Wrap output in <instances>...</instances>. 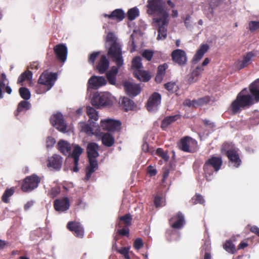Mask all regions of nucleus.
Segmentation results:
<instances>
[{"label": "nucleus", "mask_w": 259, "mask_h": 259, "mask_svg": "<svg viewBox=\"0 0 259 259\" xmlns=\"http://www.w3.org/2000/svg\"><path fill=\"white\" fill-rule=\"evenodd\" d=\"M147 13L153 15V25L158 28L157 40L164 39L167 36L165 27L169 22L168 12L163 8L162 0H148Z\"/></svg>", "instance_id": "f257e3e1"}, {"label": "nucleus", "mask_w": 259, "mask_h": 259, "mask_svg": "<svg viewBox=\"0 0 259 259\" xmlns=\"http://www.w3.org/2000/svg\"><path fill=\"white\" fill-rule=\"evenodd\" d=\"M79 126L82 132L89 136H95L97 139H101L102 143L107 147H111L114 143V139L112 136L108 133H102L99 126H94V124L89 125L83 122H80Z\"/></svg>", "instance_id": "f03ea898"}, {"label": "nucleus", "mask_w": 259, "mask_h": 259, "mask_svg": "<svg viewBox=\"0 0 259 259\" xmlns=\"http://www.w3.org/2000/svg\"><path fill=\"white\" fill-rule=\"evenodd\" d=\"M110 46L108 55L116 63L118 67L123 63L120 45L117 42L115 35L113 33H109L106 37V46Z\"/></svg>", "instance_id": "7ed1b4c3"}, {"label": "nucleus", "mask_w": 259, "mask_h": 259, "mask_svg": "<svg viewBox=\"0 0 259 259\" xmlns=\"http://www.w3.org/2000/svg\"><path fill=\"white\" fill-rule=\"evenodd\" d=\"M99 147L95 143H90L87 146V153L90 164L86 168V176L85 180L88 181L92 174L98 168V164L96 158L99 156L98 151Z\"/></svg>", "instance_id": "20e7f679"}, {"label": "nucleus", "mask_w": 259, "mask_h": 259, "mask_svg": "<svg viewBox=\"0 0 259 259\" xmlns=\"http://www.w3.org/2000/svg\"><path fill=\"white\" fill-rule=\"evenodd\" d=\"M253 97L248 93L246 89L243 90L237 95L236 99L233 102L231 109L234 113L239 112L242 109L253 104Z\"/></svg>", "instance_id": "39448f33"}, {"label": "nucleus", "mask_w": 259, "mask_h": 259, "mask_svg": "<svg viewBox=\"0 0 259 259\" xmlns=\"http://www.w3.org/2000/svg\"><path fill=\"white\" fill-rule=\"evenodd\" d=\"M57 79V74L45 71L40 76L38 83L45 85V88L42 89L40 85L36 87V93L38 94H43L49 91L54 85L55 81Z\"/></svg>", "instance_id": "423d86ee"}, {"label": "nucleus", "mask_w": 259, "mask_h": 259, "mask_svg": "<svg viewBox=\"0 0 259 259\" xmlns=\"http://www.w3.org/2000/svg\"><path fill=\"white\" fill-rule=\"evenodd\" d=\"M114 100V97L109 92H103L95 94L91 102L93 106L100 108L112 104Z\"/></svg>", "instance_id": "0eeeda50"}, {"label": "nucleus", "mask_w": 259, "mask_h": 259, "mask_svg": "<svg viewBox=\"0 0 259 259\" xmlns=\"http://www.w3.org/2000/svg\"><path fill=\"white\" fill-rule=\"evenodd\" d=\"M222 164V160L220 157H211L208 159L204 165L203 169L205 177L207 181H210L212 179L213 167L214 171H218Z\"/></svg>", "instance_id": "6e6552de"}, {"label": "nucleus", "mask_w": 259, "mask_h": 259, "mask_svg": "<svg viewBox=\"0 0 259 259\" xmlns=\"http://www.w3.org/2000/svg\"><path fill=\"white\" fill-rule=\"evenodd\" d=\"M222 152L227 154L231 164L235 167H238L241 161L239 157L237 151L228 143H225L222 147Z\"/></svg>", "instance_id": "1a4fd4ad"}, {"label": "nucleus", "mask_w": 259, "mask_h": 259, "mask_svg": "<svg viewBox=\"0 0 259 259\" xmlns=\"http://www.w3.org/2000/svg\"><path fill=\"white\" fill-rule=\"evenodd\" d=\"M121 122L119 120L110 118L102 119L100 128L109 132L118 131L120 129Z\"/></svg>", "instance_id": "9d476101"}, {"label": "nucleus", "mask_w": 259, "mask_h": 259, "mask_svg": "<svg viewBox=\"0 0 259 259\" xmlns=\"http://www.w3.org/2000/svg\"><path fill=\"white\" fill-rule=\"evenodd\" d=\"M40 181V178L36 175H32L27 177L21 188L24 192H29L37 187Z\"/></svg>", "instance_id": "9b49d317"}, {"label": "nucleus", "mask_w": 259, "mask_h": 259, "mask_svg": "<svg viewBox=\"0 0 259 259\" xmlns=\"http://www.w3.org/2000/svg\"><path fill=\"white\" fill-rule=\"evenodd\" d=\"M50 121L52 125L60 132L62 133L67 132V125L61 113H57L53 115Z\"/></svg>", "instance_id": "f8f14e48"}, {"label": "nucleus", "mask_w": 259, "mask_h": 259, "mask_svg": "<svg viewBox=\"0 0 259 259\" xmlns=\"http://www.w3.org/2000/svg\"><path fill=\"white\" fill-rule=\"evenodd\" d=\"M107 80L103 76H92L88 80V90L90 89H97L106 85Z\"/></svg>", "instance_id": "ddd939ff"}, {"label": "nucleus", "mask_w": 259, "mask_h": 259, "mask_svg": "<svg viewBox=\"0 0 259 259\" xmlns=\"http://www.w3.org/2000/svg\"><path fill=\"white\" fill-rule=\"evenodd\" d=\"M62 163V157L59 155L54 154L48 157L47 166L50 169L58 170L61 169Z\"/></svg>", "instance_id": "4468645a"}, {"label": "nucleus", "mask_w": 259, "mask_h": 259, "mask_svg": "<svg viewBox=\"0 0 259 259\" xmlns=\"http://www.w3.org/2000/svg\"><path fill=\"white\" fill-rule=\"evenodd\" d=\"M124 89L130 96L135 97L141 92L140 85L132 81H126L123 83Z\"/></svg>", "instance_id": "2eb2a0df"}, {"label": "nucleus", "mask_w": 259, "mask_h": 259, "mask_svg": "<svg viewBox=\"0 0 259 259\" xmlns=\"http://www.w3.org/2000/svg\"><path fill=\"white\" fill-rule=\"evenodd\" d=\"M172 60L180 65L186 64L187 58L185 52L182 50L177 49L171 53Z\"/></svg>", "instance_id": "dca6fc26"}, {"label": "nucleus", "mask_w": 259, "mask_h": 259, "mask_svg": "<svg viewBox=\"0 0 259 259\" xmlns=\"http://www.w3.org/2000/svg\"><path fill=\"white\" fill-rule=\"evenodd\" d=\"M161 95L154 93L149 99L147 102V109L149 111H154L157 110L158 106L161 103Z\"/></svg>", "instance_id": "f3484780"}, {"label": "nucleus", "mask_w": 259, "mask_h": 259, "mask_svg": "<svg viewBox=\"0 0 259 259\" xmlns=\"http://www.w3.org/2000/svg\"><path fill=\"white\" fill-rule=\"evenodd\" d=\"M196 143L195 140L189 137H186L185 138L181 140L180 143L178 144V147L180 149L182 150L184 152H191V147L194 145Z\"/></svg>", "instance_id": "a211bd4d"}, {"label": "nucleus", "mask_w": 259, "mask_h": 259, "mask_svg": "<svg viewBox=\"0 0 259 259\" xmlns=\"http://www.w3.org/2000/svg\"><path fill=\"white\" fill-rule=\"evenodd\" d=\"M69 201L67 197L58 199L54 201V208L57 211H66L69 208Z\"/></svg>", "instance_id": "6ab92c4d"}, {"label": "nucleus", "mask_w": 259, "mask_h": 259, "mask_svg": "<svg viewBox=\"0 0 259 259\" xmlns=\"http://www.w3.org/2000/svg\"><path fill=\"white\" fill-rule=\"evenodd\" d=\"M185 223L184 216L181 213H178L169 220L172 228L179 229L182 228Z\"/></svg>", "instance_id": "aec40b11"}, {"label": "nucleus", "mask_w": 259, "mask_h": 259, "mask_svg": "<svg viewBox=\"0 0 259 259\" xmlns=\"http://www.w3.org/2000/svg\"><path fill=\"white\" fill-rule=\"evenodd\" d=\"M67 228L74 232L76 237L82 238L83 236L84 230L79 223L69 222L67 224Z\"/></svg>", "instance_id": "412c9836"}, {"label": "nucleus", "mask_w": 259, "mask_h": 259, "mask_svg": "<svg viewBox=\"0 0 259 259\" xmlns=\"http://www.w3.org/2000/svg\"><path fill=\"white\" fill-rule=\"evenodd\" d=\"M82 149L78 145H75L73 146V151L72 153H71L70 155L71 156V157L73 159V163L74 166L73 168V170L74 172H77L78 170L77 165L78 163L79 156L82 153Z\"/></svg>", "instance_id": "4be33fe9"}, {"label": "nucleus", "mask_w": 259, "mask_h": 259, "mask_svg": "<svg viewBox=\"0 0 259 259\" xmlns=\"http://www.w3.org/2000/svg\"><path fill=\"white\" fill-rule=\"evenodd\" d=\"M54 51L56 55L57 58L64 62L67 58V47L64 45H58L54 48Z\"/></svg>", "instance_id": "5701e85b"}, {"label": "nucleus", "mask_w": 259, "mask_h": 259, "mask_svg": "<svg viewBox=\"0 0 259 259\" xmlns=\"http://www.w3.org/2000/svg\"><path fill=\"white\" fill-rule=\"evenodd\" d=\"M103 16L105 17H108L110 19L120 22L124 18L125 13L122 9H117L113 11L110 14H104Z\"/></svg>", "instance_id": "b1692460"}, {"label": "nucleus", "mask_w": 259, "mask_h": 259, "mask_svg": "<svg viewBox=\"0 0 259 259\" xmlns=\"http://www.w3.org/2000/svg\"><path fill=\"white\" fill-rule=\"evenodd\" d=\"M109 62L105 55H102L96 66V69L100 73H104L108 68Z\"/></svg>", "instance_id": "393cba45"}, {"label": "nucleus", "mask_w": 259, "mask_h": 259, "mask_svg": "<svg viewBox=\"0 0 259 259\" xmlns=\"http://www.w3.org/2000/svg\"><path fill=\"white\" fill-rule=\"evenodd\" d=\"M58 150L64 155H70L71 147L68 142L65 140H60L58 142Z\"/></svg>", "instance_id": "a878e982"}, {"label": "nucleus", "mask_w": 259, "mask_h": 259, "mask_svg": "<svg viewBox=\"0 0 259 259\" xmlns=\"http://www.w3.org/2000/svg\"><path fill=\"white\" fill-rule=\"evenodd\" d=\"M254 57V55L252 52L248 53L246 56H244L242 61H238L237 62L236 66L237 68L241 69L247 66L248 64L251 63L252 58Z\"/></svg>", "instance_id": "bb28decb"}, {"label": "nucleus", "mask_w": 259, "mask_h": 259, "mask_svg": "<svg viewBox=\"0 0 259 259\" xmlns=\"http://www.w3.org/2000/svg\"><path fill=\"white\" fill-rule=\"evenodd\" d=\"M204 68L202 66H198L191 73L188 78V80L190 83L195 82L197 81L202 74Z\"/></svg>", "instance_id": "cd10ccee"}, {"label": "nucleus", "mask_w": 259, "mask_h": 259, "mask_svg": "<svg viewBox=\"0 0 259 259\" xmlns=\"http://www.w3.org/2000/svg\"><path fill=\"white\" fill-rule=\"evenodd\" d=\"M208 46L206 44L201 45L194 55L193 58V61L195 63H197L200 61L204 54L208 51Z\"/></svg>", "instance_id": "c85d7f7f"}, {"label": "nucleus", "mask_w": 259, "mask_h": 259, "mask_svg": "<svg viewBox=\"0 0 259 259\" xmlns=\"http://www.w3.org/2000/svg\"><path fill=\"white\" fill-rule=\"evenodd\" d=\"M87 113L89 117V121L92 120L93 122L92 123L90 122V124H89V125H92L94 124V126H96L94 123V121H97L99 119V115L97 111L93 107L88 106L87 107ZM87 124H88V123Z\"/></svg>", "instance_id": "c756f323"}, {"label": "nucleus", "mask_w": 259, "mask_h": 259, "mask_svg": "<svg viewBox=\"0 0 259 259\" xmlns=\"http://www.w3.org/2000/svg\"><path fill=\"white\" fill-rule=\"evenodd\" d=\"M135 76L139 80L142 81H147L150 79V75L149 73L141 69L135 70L134 72Z\"/></svg>", "instance_id": "7c9ffc66"}, {"label": "nucleus", "mask_w": 259, "mask_h": 259, "mask_svg": "<svg viewBox=\"0 0 259 259\" xmlns=\"http://www.w3.org/2000/svg\"><path fill=\"white\" fill-rule=\"evenodd\" d=\"M117 73L118 68L116 67H112L111 69L109 71L107 72V78L110 84L112 85L116 84V76Z\"/></svg>", "instance_id": "2f4dec72"}, {"label": "nucleus", "mask_w": 259, "mask_h": 259, "mask_svg": "<svg viewBox=\"0 0 259 259\" xmlns=\"http://www.w3.org/2000/svg\"><path fill=\"white\" fill-rule=\"evenodd\" d=\"M249 90L254 97V100L257 102L259 101V79H256L250 85Z\"/></svg>", "instance_id": "473e14b6"}, {"label": "nucleus", "mask_w": 259, "mask_h": 259, "mask_svg": "<svg viewBox=\"0 0 259 259\" xmlns=\"http://www.w3.org/2000/svg\"><path fill=\"white\" fill-rule=\"evenodd\" d=\"M2 80H0V99L3 98V95L2 91H5L8 94H10L12 93L11 88L8 86L6 85L5 81L7 80L6 75L5 73L2 74Z\"/></svg>", "instance_id": "72a5a7b5"}, {"label": "nucleus", "mask_w": 259, "mask_h": 259, "mask_svg": "<svg viewBox=\"0 0 259 259\" xmlns=\"http://www.w3.org/2000/svg\"><path fill=\"white\" fill-rule=\"evenodd\" d=\"M180 118L179 115H175L166 117L163 119L162 121L161 127L162 129L165 130L170 124L176 121Z\"/></svg>", "instance_id": "f704fd0d"}, {"label": "nucleus", "mask_w": 259, "mask_h": 259, "mask_svg": "<svg viewBox=\"0 0 259 259\" xmlns=\"http://www.w3.org/2000/svg\"><path fill=\"white\" fill-rule=\"evenodd\" d=\"M121 104L123 108L126 111L133 110L135 107V104L134 102L126 97L123 98Z\"/></svg>", "instance_id": "c9c22d12"}, {"label": "nucleus", "mask_w": 259, "mask_h": 259, "mask_svg": "<svg viewBox=\"0 0 259 259\" xmlns=\"http://www.w3.org/2000/svg\"><path fill=\"white\" fill-rule=\"evenodd\" d=\"M139 14L140 11L138 8L134 7L128 11L127 13V18L131 21L134 20L139 16Z\"/></svg>", "instance_id": "e433bc0d"}, {"label": "nucleus", "mask_w": 259, "mask_h": 259, "mask_svg": "<svg viewBox=\"0 0 259 259\" xmlns=\"http://www.w3.org/2000/svg\"><path fill=\"white\" fill-rule=\"evenodd\" d=\"M131 215L129 214H126L124 216H122L119 218V222L117 224V226L122 227L120 222H122L126 227H128L131 225L132 221Z\"/></svg>", "instance_id": "4c0bfd02"}, {"label": "nucleus", "mask_w": 259, "mask_h": 259, "mask_svg": "<svg viewBox=\"0 0 259 259\" xmlns=\"http://www.w3.org/2000/svg\"><path fill=\"white\" fill-rule=\"evenodd\" d=\"M31 107L30 103L27 101H21L18 106L16 115L18 114V113L23 110H28Z\"/></svg>", "instance_id": "58836bf2"}, {"label": "nucleus", "mask_w": 259, "mask_h": 259, "mask_svg": "<svg viewBox=\"0 0 259 259\" xmlns=\"http://www.w3.org/2000/svg\"><path fill=\"white\" fill-rule=\"evenodd\" d=\"M132 67L135 69V70L141 69L142 67V64L140 57H136L133 59L132 61Z\"/></svg>", "instance_id": "ea45409f"}, {"label": "nucleus", "mask_w": 259, "mask_h": 259, "mask_svg": "<svg viewBox=\"0 0 259 259\" xmlns=\"http://www.w3.org/2000/svg\"><path fill=\"white\" fill-rule=\"evenodd\" d=\"M19 93L21 97L24 100H28L30 98V92L29 90L26 88H21L19 89Z\"/></svg>", "instance_id": "a19ab883"}, {"label": "nucleus", "mask_w": 259, "mask_h": 259, "mask_svg": "<svg viewBox=\"0 0 259 259\" xmlns=\"http://www.w3.org/2000/svg\"><path fill=\"white\" fill-rule=\"evenodd\" d=\"M14 192L13 188L8 189L4 192L2 200L4 202L7 203L9 202V197L11 196Z\"/></svg>", "instance_id": "79ce46f5"}, {"label": "nucleus", "mask_w": 259, "mask_h": 259, "mask_svg": "<svg viewBox=\"0 0 259 259\" xmlns=\"http://www.w3.org/2000/svg\"><path fill=\"white\" fill-rule=\"evenodd\" d=\"M224 249L228 252L234 253L235 251L234 245L230 241H227L224 245Z\"/></svg>", "instance_id": "37998d69"}, {"label": "nucleus", "mask_w": 259, "mask_h": 259, "mask_svg": "<svg viewBox=\"0 0 259 259\" xmlns=\"http://www.w3.org/2000/svg\"><path fill=\"white\" fill-rule=\"evenodd\" d=\"M154 204L157 207H161L165 205V200L162 197L156 196L154 199Z\"/></svg>", "instance_id": "c03bdc74"}, {"label": "nucleus", "mask_w": 259, "mask_h": 259, "mask_svg": "<svg viewBox=\"0 0 259 259\" xmlns=\"http://www.w3.org/2000/svg\"><path fill=\"white\" fill-rule=\"evenodd\" d=\"M60 192V188L58 186H56L51 189V190L48 193V195L52 198H54L59 194Z\"/></svg>", "instance_id": "a18cd8bd"}, {"label": "nucleus", "mask_w": 259, "mask_h": 259, "mask_svg": "<svg viewBox=\"0 0 259 259\" xmlns=\"http://www.w3.org/2000/svg\"><path fill=\"white\" fill-rule=\"evenodd\" d=\"M142 55L146 60L150 61L153 57V52L149 50H145L143 51Z\"/></svg>", "instance_id": "49530a36"}, {"label": "nucleus", "mask_w": 259, "mask_h": 259, "mask_svg": "<svg viewBox=\"0 0 259 259\" xmlns=\"http://www.w3.org/2000/svg\"><path fill=\"white\" fill-rule=\"evenodd\" d=\"M192 201L193 203L195 204H203L204 203V200L203 197L199 194H196L195 196H194L192 198Z\"/></svg>", "instance_id": "de8ad7c7"}, {"label": "nucleus", "mask_w": 259, "mask_h": 259, "mask_svg": "<svg viewBox=\"0 0 259 259\" xmlns=\"http://www.w3.org/2000/svg\"><path fill=\"white\" fill-rule=\"evenodd\" d=\"M130 248V247H122L120 249L118 250V252L120 254H122L126 259H130V257L128 254Z\"/></svg>", "instance_id": "09e8293b"}, {"label": "nucleus", "mask_w": 259, "mask_h": 259, "mask_svg": "<svg viewBox=\"0 0 259 259\" xmlns=\"http://www.w3.org/2000/svg\"><path fill=\"white\" fill-rule=\"evenodd\" d=\"M249 29L251 31H254L259 28V21H252L249 23Z\"/></svg>", "instance_id": "8fccbe9b"}, {"label": "nucleus", "mask_w": 259, "mask_h": 259, "mask_svg": "<svg viewBox=\"0 0 259 259\" xmlns=\"http://www.w3.org/2000/svg\"><path fill=\"white\" fill-rule=\"evenodd\" d=\"M156 153L157 155L161 156L165 160H167L169 157L167 153H165L162 149L158 148L156 150Z\"/></svg>", "instance_id": "3c124183"}, {"label": "nucleus", "mask_w": 259, "mask_h": 259, "mask_svg": "<svg viewBox=\"0 0 259 259\" xmlns=\"http://www.w3.org/2000/svg\"><path fill=\"white\" fill-rule=\"evenodd\" d=\"M56 143L55 139L51 137H48L46 141V146L48 148H52Z\"/></svg>", "instance_id": "603ef678"}, {"label": "nucleus", "mask_w": 259, "mask_h": 259, "mask_svg": "<svg viewBox=\"0 0 259 259\" xmlns=\"http://www.w3.org/2000/svg\"><path fill=\"white\" fill-rule=\"evenodd\" d=\"M143 245V241L141 239L138 238L134 242V247L135 249L139 250Z\"/></svg>", "instance_id": "864d4df0"}, {"label": "nucleus", "mask_w": 259, "mask_h": 259, "mask_svg": "<svg viewBox=\"0 0 259 259\" xmlns=\"http://www.w3.org/2000/svg\"><path fill=\"white\" fill-rule=\"evenodd\" d=\"M209 101V98L208 97H204L199 99L196 101L197 107L199 105H202L204 104L208 103Z\"/></svg>", "instance_id": "5fc2aeb1"}, {"label": "nucleus", "mask_w": 259, "mask_h": 259, "mask_svg": "<svg viewBox=\"0 0 259 259\" xmlns=\"http://www.w3.org/2000/svg\"><path fill=\"white\" fill-rule=\"evenodd\" d=\"M99 52H97L93 53L92 54H91L89 58V62L93 64L95 62V60L96 59L97 57L99 55Z\"/></svg>", "instance_id": "6e6d98bb"}, {"label": "nucleus", "mask_w": 259, "mask_h": 259, "mask_svg": "<svg viewBox=\"0 0 259 259\" xmlns=\"http://www.w3.org/2000/svg\"><path fill=\"white\" fill-rule=\"evenodd\" d=\"M184 104L186 106H188L189 107H197L196 105V101H190L189 100H185L184 102Z\"/></svg>", "instance_id": "4d7b16f0"}, {"label": "nucleus", "mask_w": 259, "mask_h": 259, "mask_svg": "<svg viewBox=\"0 0 259 259\" xmlns=\"http://www.w3.org/2000/svg\"><path fill=\"white\" fill-rule=\"evenodd\" d=\"M165 88L170 92H173L174 89L176 86V83L175 82H168L165 84Z\"/></svg>", "instance_id": "13d9d810"}, {"label": "nucleus", "mask_w": 259, "mask_h": 259, "mask_svg": "<svg viewBox=\"0 0 259 259\" xmlns=\"http://www.w3.org/2000/svg\"><path fill=\"white\" fill-rule=\"evenodd\" d=\"M118 232L120 235L124 236L128 234L129 230L127 227H126V226H125V227H123L122 229L118 230Z\"/></svg>", "instance_id": "bf43d9fd"}, {"label": "nucleus", "mask_w": 259, "mask_h": 259, "mask_svg": "<svg viewBox=\"0 0 259 259\" xmlns=\"http://www.w3.org/2000/svg\"><path fill=\"white\" fill-rule=\"evenodd\" d=\"M167 66V65L165 64L162 65H160L158 68V73H161L162 74L164 75V71L166 69Z\"/></svg>", "instance_id": "052dcab7"}, {"label": "nucleus", "mask_w": 259, "mask_h": 259, "mask_svg": "<svg viewBox=\"0 0 259 259\" xmlns=\"http://www.w3.org/2000/svg\"><path fill=\"white\" fill-rule=\"evenodd\" d=\"M148 172L151 176H153L156 174L157 171L153 166H149L148 168Z\"/></svg>", "instance_id": "680f3d73"}, {"label": "nucleus", "mask_w": 259, "mask_h": 259, "mask_svg": "<svg viewBox=\"0 0 259 259\" xmlns=\"http://www.w3.org/2000/svg\"><path fill=\"white\" fill-rule=\"evenodd\" d=\"M33 203L34 202L32 200L28 201L24 205V209L25 210H28L33 205Z\"/></svg>", "instance_id": "e2e57ef3"}, {"label": "nucleus", "mask_w": 259, "mask_h": 259, "mask_svg": "<svg viewBox=\"0 0 259 259\" xmlns=\"http://www.w3.org/2000/svg\"><path fill=\"white\" fill-rule=\"evenodd\" d=\"M251 232L255 233L257 236H259V228L256 226H252L250 228Z\"/></svg>", "instance_id": "0e129e2a"}, {"label": "nucleus", "mask_w": 259, "mask_h": 259, "mask_svg": "<svg viewBox=\"0 0 259 259\" xmlns=\"http://www.w3.org/2000/svg\"><path fill=\"white\" fill-rule=\"evenodd\" d=\"M190 23H191L190 16H188L186 17V19L185 20V24L187 28L190 27V26H191Z\"/></svg>", "instance_id": "69168bd1"}, {"label": "nucleus", "mask_w": 259, "mask_h": 259, "mask_svg": "<svg viewBox=\"0 0 259 259\" xmlns=\"http://www.w3.org/2000/svg\"><path fill=\"white\" fill-rule=\"evenodd\" d=\"M163 74L158 73L155 77V80L157 82H160L162 79Z\"/></svg>", "instance_id": "338daca9"}, {"label": "nucleus", "mask_w": 259, "mask_h": 259, "mask_svg": "<svg viewBox=\"0 0 259 259\" xmlns=\"http://www.w3.org/2000/svg\"><path fill=\"white\" fill-rule=\"evenodd\" d=\"M27 73H23L18 78L17 82L18 83H20L24 81V76L27 75Z\"/></svg>", "instance_id": "774afa93"}]
</instances>
